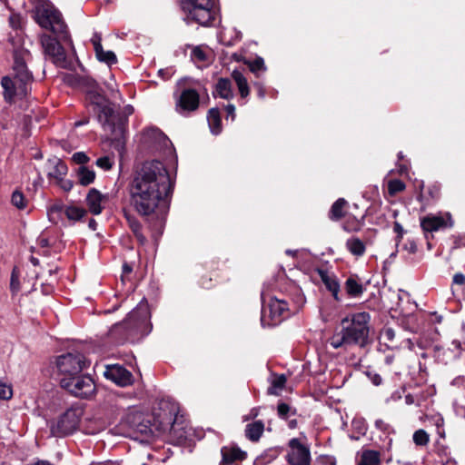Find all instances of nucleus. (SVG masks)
<instances>
[{"mask_svg":"<svg viewBox=\"0 0 465 465\" xmlns=\"http://www.w3.org/2000/svg\"><path fill=\"white\" fill-rule=\"evenodd\" d=\"M214 0H183V8L188 18L207 26L215 19Z\"/></svg>","mask_w":465,"mask_h":465,"instance_id":"7","label":"nucleus"},{"mask_svg":"<svg viewBox=\"0 0 465 465\" xmlns=\"http://www.w3.org/2000/svg\"><path fill=\"white\" fill-rule=\"evenodd\" d=\"M375 427L378 430H381L383 432H387V433H390L391 429V426L388 423H386L383 420H381V419L376 420Z\"/></svg>","mask_w":465,"mask_h":465,"instance_id":"53","label":"nucleus"},{"mask_svg":"<svg viewBox=\"0 0 465 465\" xmlns=\"http://www.w3.org/2000/svg\"><path fill=\"white\" fill-rule=\"evenodd\" d=\"M132 271H133V267H132V265H130V264H129V263H127V262H124V263L123 264V274H124V275H128V274H130V273L132 272Z\"/></svg>","mask_w":465,"mask_h":465,"instance_id":"63","label":"nucleus"},{"mask_svg":"<svg viewBox=\"0 0 465 465\" xmlns=\"http://www.w3.org/2000/svg\"><path fill=\"white\" fill-rule=\"evenodd\" d=\"M199 104V92L192 87H183L177 96L175 109L180 114L189 115L198 109Z\"/></svg>","mask_w":465,"mask_h":465,"instance_id":"12","label":"nucleus"},{"mask_svg":"<svg viewBox=\"0 0 465 465\" xmlns=\"http://www.w3.org/2000/svg\"><path fill=\"white\" fill-rule=\"evenodd\" d=\"M9 25L13 29H20L23 25V17L20 14L13 13L9 16Z\"/></svg>","mask_w":465,"mask_h":465,"instance_id":"48","label":"nucleus"},{"mask_svg":"<svg viewBox=\"0 0 465 465\" xmlns=\"http://www.w3.org/2000/svg\"><path fill=\"white\" fill-rule=\"evenodd\" d=\"M114 161L109 156H103L96 160L95 164L104 171H108L112 168Z\"/></svg>","mask_w":465,"mask_h":465,"instance_id":"47","label":"nucleus"},{"mask_svg":"<svg viewBox=\"0 0 465 465\" xmlns=\"http://www.w3.org/2000/svg\"><path fill=\"white\" fill-rule=\"evenodd\" d=\"M242 38V34L241 32H238V31H234V37L232 39V40H229V41H225L224 39H222V42L225 45H232L234 43L236 42H239Z\"/></svg>","mask_w":465,"mask_h":465,"instance_id":"57","label":"nucleus"},{"mask_svg":"<svg viewBox=\"0 0 465 465\" xmlns=\"http://www.w3.org/2000/svg\"><path fill=\"white\" fill-rule=\"evenodd\" d=\"M405 402L408 405H411V404H416L418 406L420 405V400L416 396H414L412 394H407L405 396Z\"/></svg>","mask_w":465,"mask_h":465,"instance_id":"58","label":"nucleus"},{"mask_svg":"<svg viewBox=\"0 0 465 465\" xmlns=\"http://www.w3.org/2000/svg\"><path fill=\"white\" fill-rule=\"evenodd\" d=\"M76 176L80 184L87 186L94 183L95 173L93 169L82 165L76 169Z\"/></svg>","mask_w":465,"mask_h":465,"instance_id":"32","label":"nucleus"},{"mask_svg":"<svg viewBox=\"0 0 465 465\" xmlns=\"http://www.w3.org/2000/svg\"><path fill=\"white\" fill-rule=\"evenodd\" d=\"M207 121L212 134L217 135L222 132V119L220 111L217 108L209 110Z\"/></svg>","mask_w":465,"mask_h":465,"instance_id":"29","label":"nucleus"},{"mask_svg":"<svg viewBox=\"0 0 465 465\" xmlns=\"http://www.w3.org/2000/svg\"><path fill=\"white\" fill-rule=\"evenodd\" d=\"M60 386L69 393L79 398H88L95 391V385L90 375L76 374L72 378H60Z\"/></svg>","mask_w":465,"mask_h":465,"instance_id":"10","label":"nucleus"},{"mask_svg":"<svg viewBox=\"0 0 465 465\" xmlns=\"http://www.w3.org/2000/svg\"><path fill=\"white\" fill-rule=\"evenodd\" d=\"M192 61L199 67L208 62L206 53L201 47H194L191 54Z\"/></svg>","mask_w":465,"mask_h":465,"instance_id":"39","label":"nucleus"},{"mask_svg":"<svg viewBox=\"0 0 465 465\" xmlns=\"http://www.w3.org/2000/svg\"><path fill=\"white\" fill-rule=\"evenodd\" d=\"M393 231L397 233V241L400 242L403 236L404 229L401 224L398 222H394L393 223Z\"/></svg>","mask_w":465,"mask_h":465,"instance_id":"55","label":"nucleus"},{"mask_svg":"<svg viewBox=\"0 0 465 465\" xmlns=\"http://www.w3.org/2000/svg\"><path fill=\"white\" fill-rule=\"evenodd\" d=\"M110 194L102 193L95 188H91L85 196V205L87 212L93 215H99L108 206L110 203Z\"/></svg>","mask_w":465,"mask_h":465,"instance_id":"14","label":"nucleus"},{"mask_svg":"<svg viewBox=\"0 0 465 465\" xmlns=\"http://www.w3.org/2000/svg\"><path fill=\"white\" fill-rule=\"evenodd\" d=\"M33 18L42 28L51 31L59 39L70 41L67 25L62 14L49 0H38L33 10Z\"/></svg>","mask_w":465,"mask_h":465,"instance_id":"4","label":"nucleus"},{"mask_svg":"<svg viewBox=\"0 0 465 465\" xmlns=\"http://www.w3.org/2000/svg\"><path fill=\"white\" fill-rule=\"evenodd\" d=\"M12 387L0 379V400H9L12 398Z\"/></svg>","mask_w":465,"mask_h":465,"instance_id":"46","label":"nucleus"},{"mask_svg":"<svg viewBox=\"0 0 465 465\" xmlns=\"http://www.w3.org/2000/svg\"><path fill=\"white\" fill-rule=\"evenodd\" d=\"M1 85L4 89V97L6 102H11L17 94H26V85H25V91L23 92L22 89L19 88V81L9 75L2 78Z\"/></svg>","mask_w":465,"mask_h":465,"instance_id":"20","label":"nucleus"},{"mask_svg":"<svg viewBox=\"0 0 465 465\" xmlns=\"http://www.w3.org/2000/svg\"><path fill=\"white\" fill-rule=\"evenodd\" d=\"M453 283L458 285H463L465 283V275L462 273H456L453 276Z\"/></svg>","mask_w":465,"mask_h":465,"instance_id":"60","label":"nucleus"},{"mask_svg":"<svg viewBox=\"0 0 465 465\" xmlns=\"http://www.w3.org/2000/svg\"><path fill=\"white\" fill-rule=\"evenodd\" d=\"M90 465H119V464L116 462L111 461V460H107L104 462H93Z\"/></svg>","mask_w":465,"mask_h":465,"instance_id":"64","label":"nucleus"},{"mask_svg":"<svg viewBox=\"0 0 465 465\" xmlns=\"http://www.w3.org/2000/svg\"><path fill=\"white\" fill-rule=\"evenodd\" d=\"M250 70L259 76L260 72H265L266 66L262 57H256L253 61L249 63Z\"/></svg>","mask_w":465,"mask_h":465,"instance_id":"44","label":"nucleus"},{"mask_svg":"<svg viewBox=\"0 0 465 465\" xmlns=\"http://www.w3.org/2000/svg\"><path fill=\"white\" fill-rule=\"evenodd\" d=\"M262 301L261 323L263 327L276 326L289 317L292 309L287 300L270 297L267 302L263 294H262Z\"/></svg>","mask_w":465,"mask_h":465,"instance_id":"6","label":"nucleus"},{"mask_svg":"<svg viewBox=\"0 0 465 465\" xmlns=\"http://www.w3.org/2000/svg\"><path fill=\"white\" fill-rule=\"evenodd\" d=\"M178 408L175 403L162 400L158 409L153 411V421L156 429L162 432L171 431L175 423Z\"/></svg>","mask_w":465,"mask_h":465,"instance_id":"11","label":"nucleus"},{"mask_svg":"<svg viewBox=\"0 0 465 465\" xmlns=\"http://www.w3.org/2000/svg\"><path fill=\"white\" fill-rule=\"evenodd\" d=\"M47 176L55 181L65 177L68 172L67 165L59 158L48 159L46 163Z\"/></svg>","mask_w":465,"mask_h":465,"instance_id":"21","label":"nucleus"},{"mask_svg":"<svg viewBox=\"0 0 465 465\" xmlns=\"http://www.w3.org/2000/svg\"><path fill=\"white\" fill-rule=\"evenodd\" d=\"M10 289L13 293L18 292V291L20 289L19 277L15 270L12 272V274H11Z\"/></svg>","mask_w":465,"mask_h":465,"instance_id":"49","label":"nucleus"},{"mask_svg":"<svg viewBox=\"0 0 465 465\" xmlns=\"http://www.w3.org/2000/svg\"><path fill=\"white\" fill-rule=\"evenodd\" d=\"M381 462V453L377 450H363L361 461L358 465H379Z\"/></svg>","mask_w":465,"mask_h":465,"instance_id":"36","label":"nucleus"},{"mask_svg":"<svg viewBox=\"0 0 465 465\" xmlns=\"http://www.w3.org/2000/svg\"><path fill=\"white\" fill-rule=\"evenodd\" d=\"M412 440L417 446L424 447L430 442V435L426 430L420 429L413 433Z\"/></svg>","mask_w":465,"mask_h":465,"instance_id":"41","label":"nucleus"},{"mask_svg":"<svg viewBox=\"0 0 465 465\" xmlns=\"http://www.w3.org/2000/svg\"><path fill=\"white\" fill-rule=\"evenodd\" d=\"M87 214V210L76 205H65L64 216L72 223L81 221Z\"/></svg>","mask_w":465,"mask_h":465,"instance_id":"34","label":"nucleus"},{"mask_svg":"<svg viewBox=\"0 0 465 465\" xmlns=\"http://www.w3.org/2000/svg\"><path fill=\"white\" fill-rule=\"evenodd\" d=\"M290 451L287 454V460L291 465H310L311 453L309 448L293 438L289 441Z\"/></svg>","mask_w":465,"mask_h":465,"instance_id":"15","label":"nucleus"},{"mask_svg":"<svg viewBox=\"0 0 465 465\" xmlns=\"http://www.w3.org/2000/svg\"><path fill=\"white\" fill-rule=\"evenodd\" d=\"M225 111L227 113V117L231 116L232 120H234L235 118V107L233 104H228L225 107Z\"/></svg>","mask_w":465,"mask_h":465,"instance_id":"62","label":"nucleus"},{"mask_svg":"<svg viewBox=\"0 0 465 465\" xmlns=\"http://www.w3.org/2000/svg\"><path fill=\"white\" fill-rule=\"evenodd\" d=\"M101 41H102L101 35L98 33H94L91 39V42L94 45V52L102 51L103 46H102Z\"/></svg>","mask_w":465,"mask_h":465,"instance_id":"52","label":"nucleus"},{"mask_svg":"<svg viewBox=\"0 0 465 465\" xmlns=\"http://www.w3.org/2000/svg\"><path fill=\"white\" fill-rule=\"evenodd\" d=\"M232 78L235 82L242 98H246L250 94L248 81L242 72L234 70Z\"/></svg>","mask_w":465,"mask_h":465,"instance_id":"31","label":"nucleus"},{"mask_svg":"<svg viewBox=\"0 0 465 465\" xmlns=\"http://www.w3.org/2000/svg\"><path fill=\"white\" fill-rule=\"evenodd\" d=\"M264 431V423L262 420H255L245 426V437L252 441L257 442Z\"/></svg>","mask_w":465,"mask_h":465,"instance_id":"24","label":"nucleus"},{"mask_svg":"<svg viewBox=\"0 0 465 465\" xmlns=\"http://www.w3.org/2000/svg\"><path fill=\"white\" fill-rule=\"evenodd\" d=\"M370 322L371 315L366 312L346 316L341 321V328L336 329L328 339V344L340 351L365 347L369 341Z\"/></svg>","mask_w":465,"mask_h":465,"instance_id":"2","label":"nucleus"},{"mask_svg":"<svg viewBox=\"0 0 465 465\" xmlns=\"http://www.w3.org/2000/svg\"><path fill=\"white\" fill-rule=\"evenodd\" d=\"M40 42L45 54L48 56L54 64L61 66L65 62L64 47L57 39L47 34H43L40 36Z\"/></svg>","mask_w":465,"mask_h":465,"instance_id":"13","label":"nucleus"},{"mask_svg":"<svg viewBox=\"0 0 465 465\" xmlns=\"http://www.w3.org/2000/svg\"><path fill=\"white\" fill-rule=\"evenodd\" d=\"M95 55L99 61L104 62L108 65L114 64L117 62L114 53L112 51H104L103 47L101 52H95Z\"/></svg>","mask_w":465,"mask_h":465,"instance_id":"40","label":"nucleus"},{"mask_svg":"<svg viewBox=\"0 0 465 465\" xmlns=\"http://www.w3.org/2000/svg\"><path fill=\"white\" fill-rule=\"evenodd\" d=\"M437 454L441 457L445 458L447 460H449L450 452L447 446H440L437 448Z\"/></svg>","mask_w":465,"mask_h":465,"instance_id":"56","label":"nucleus"},{"mask_svg":"<svg viewBox=\"0 0 465 465\" xmlns=\"http://www.w3.org/2000/svg\"><path fill=\"white\" fill-rule=\"evenodd\" d=\"M382 335L388 341H392L395 337V332L391 328H386L382 331Z\"/></svg>","mask_w":465,"mask_h":465,"instance_id":"59","label":"nucleus"},{"mask_svg":"<svg viewBox=\"0 0 465 465\" xmlns=\"http://www.w3.org/2000/svg\"><path fill=\"white\" fill-rule=\"evenodd\" d=\"M65 205L62 203H54L48 208L47 215L49 221L53 223H58L62 221L63 216H64Z\"/></svg>","mask_w":465,"mask_h":465,"instance_id":"37","label":"nucleus"},{"mask_svg":"<svg viewBox=\"0 0 465 465\" xmlns=\"http://www.w3.org/2000/svg\"><path fill=\"white\" fill-rule=\"evenodd\" d=\"M344 289L348 296L351 298L360 297L364 292V288L361 282H360V281L354 275L347 278L344 283Z\"/></svg>","mask_w":465,"mask_h":465,"instance_id":"27","label":"nucleus"},{"mask_svg":"<svg viewBox=\"0 0 465 465\" xmlns=\"http://www.w3.org/2000/svg\"><path fill=\"white\" fill-rule=\"evenodd\" d=\"M221 456L219 465H237V462H242L246 459L247 453L237 445L229 444L222 447Z\"/></svg>","mask_w":465,"mask_h":465,"instance_id":"19","label":"nucleus"},{"mask_svg":"<svg viewBox=\"0 0 465 465\" xmlns=\"http://www.w3.org/2000/svg\"><path fill=\"white\" fill-rule=\"evenodd\" d=\"M24 52H15L14 54L13 72L14 77L19 81V88L25 91V85L29 84L32 79V74L28 71Z\"/></svg>","mask_w":465,"mask_h":465,"instance_id":"16","label":"nucleus"},{"mask_svg":"<svg viewBox=\"0 0 465 465\" xmlns=\"http://www.w3.org/2000/svg\"><path fill=\"white\" fill-rule=\"evenodd\" d=\"M124 216L127 222L128 227L135 236L137 242L141 245H144L147 242L146 237L143 234L142 229V223L139 222V220L130 212L124 211Z\"/></svg>","mask_w":465,"mask_h":465,"instance_id":"22","label":"nucleus"},{"mask_svg":"<svg viewBox=\"0 0 465 465\" xmlns=\"http://www.w3.org/2000/svg\"><path fill=\"white\" fill-rule=\"evenodd\" d=\"M104 375L107 380L121 387H126L133 383L132 373L119 364L106 366Z\"/></svg>","mask_w":465,"mask_h":465,"instance_id":"18","label":"nucleus"},{"mask_svg":"<svg viewBox=\"0 0 465 465\" xmlns=\"http://www.w3.org/2000/svg\"><path fill=\"white\" fill-rule=\"evenodd\" d=\"M148 308L138 305L122 322L115 323L108 332L110 341L114 345L134 342L147 332Z\"/></svg>","mask_w":465,"mask_h":465,"instance_id":"3","label":"nucleus"},{"mask_svg":"<svg viewBox=\"0 0 465 465\" xmlns=\"http://www.w3.org/2000/svg\"><path fill=\"white\" fill-rule=\"evenodd\" d=\"M364 225V217L358 219L353 215H347L342 223V229L347 232H357Z\"/></svg>","mask_w":465,"mask_h":465,"instance_id":"33","label":"nucleus"},{"mask_svg":"<svg viewBox=\"0 0 465 465\" xmlns=\"http://www.w3.org/2000/svg\"><path fill=\"white\" fill-rule=\"evenodd\" d=\"M134 430L142 434H148L152 431L151 427L143 421L141 414H134Z\"/></svg>","mask_w":465,"mask_h":465,"instance_id":"42","label":"nucleus"},{"mask_svg":"<svg viewBox=\"0 0 465 465\" xmlns=\"http://www.w3.org/2000/svg\"><path fill=\"white\" fill-rule=\"evenodd\" d=\"M287 381L284 374H274L270 380V387L267 390L269 395H280Z\"/></svg>","mask_w":465,"mask_h":465,"instance_id":"30","label":"nucleus"},{"mask_svg":"<svg viewBox=\"0 0 465 465\" xmlns=\"http://www.w3.org/2000/svg\"><path fill=\"white\" fill-rule=\"evenodd\" d=\"M345 246L348 252L355 257H361L366 252L364 242L356 236H351L347 239Z\"/></svg>","mask_w":465,"mask_h":465,"instance_id":"26","label":"nucleus"},{"mask_svg":"<svg viewBox=\"0 0 465 465\" xmlns=\"http://www.w3.org/2000/svg\"><path fill=\"white\" fill-rule=\"evenodd\" d=\"M174 188L166 166L158 160L145 162L130 184V201L142 216L165 214Z\"/></svg>","mask_w":465,"mask_h":465,"instance_id":"1","label":"nucleus"},{"mask_svg":"<svg viewBox=\"0 0 465 465\" xmlns=\"http://www.w3.org/2000/svg\"><path fill=\"white\" fill-rule=\"evenodd\" d=\"M56 183L65 192H68L73 188V183L70 180L64 179V177L61 180H57Z\"/></svg>","mask_w":465,"mask_h":465,"instance_id":"54","label":"nucleus"},{"mask_svg":"<svg viewBox=\"0 0 465 465\" xmlns=\"http://www.w3.org/2000/svg\"><path fill=\"white\" fill-rule=\"evenodd\" d=\"M84 411L80 407H71L50 423V430L54 437H64L77 430Z\"/></svg>","mask_w":465,"mask_h":465,"instance_id":"8","label":"nucleus"},{"mask_svg":"<svg viewBox=\"0 0 465 465\" xmlns=\"http://www.w3.org/2000/svg\"><path fill=\"white\" fill-rule=\"evenodd\" d=\"M87 100L94 105V111L97 113L98 121L104 131L112 134H122L124 123L119 121L108 100L103 95L97 87H92L87 91Z\"/></svg>","mask_w":465,"mask_h":465,"instance_id":"5","label":"nucleus"},{"mask_svg":"<svg viewBox=\"0 0 465 465\" xmlns=\"http://www.w3.org/2000/svg\"><path fill=\"white\" fill-rule=\"evenodd\" d=\"M214 96H219L223 99L230 100L233 98V91L232 83L227 78H220L215 85Z\"/></svg>","mask_w":465,"mask_h":465,"instance_id":"25","label":"nucleus"},{"mask_svg":"<svg viewBox=\"0 0 465 465\" xmlns=\"http://www.w3.org/2000/svg\"><path fill=\"white\" fill-rule=\"evenodd\" d=\"M56 376L60 378H72L74 375L80 374L88 367L85 357L79 352H67L55 358Z\"/></svg>","mask_w":465,"mask_h":465,"instance_id":"9","label":"nucleus"},{"mask_svg":"<svg viewBox=\"0 0 465 465\" xmlns=\"http://www.w3.org/2000/svg\"><path fill=\"white\" fill-rule=\"evenodd\" d=\"M146 135L159 139L163 145L165 147L167 153L171 156L172 160L176 158L174 148L167 136L156 128H150L146 131Z\"/></svg>","mask_w":465,"mask_h":465,"instance_id":"28","label":"nucleus"},{"mask_svg":"<svg viewBox=\"0 0 465 465\" xmlns=\"http://www.w3.org/2000/svg\"><path fill=\"white\" fill-rule=\"evenodd\" d=\"M405 189V184L401 180H391L388 183V191L391 195H395Z\"/></svg>","mask_w":465,"mask_h":465,"instance_id":"45","label":"nucleus"},{"mask_svg":"<svg viewBox=\"0 0 465 465\" xmlns=\"http://www.w3.org/2000/svg\"><path fill=\"white\" fill-rule=\"evenodd\" d=\"M348 203L343 198H339L337 201L333 203L329 212V218L331 221H338L344 217V209L347 206Z\"/></svg>","mask_w":465,"mask_h":465,"instance_id":"35","label":"nucleus"},{"mask_svg":"<svg viewBox=\"0 0 465 465\" xmlns=\"http://www.w3.org/2000/svg\"><path fill=\"white\" fill-rule=\"evenodd\" d=\"M277 413L279 418L287 420L290 416H294L297 413L295 408L285 402H279L277 406Z\"/></svg>","mask_w":465,"mask_h":465,"instance_id":"38","label":"nucleus"},{"mask_svg":"<svg viewBox=\"0 0 465 465\" xmlns=\"http://www.w3.org/2000/svg\"><path fill=\"white\" fill-rule=\"evenodd\" d=\"M420 226L423 231L432 232L452 227L453 221L449 213L445 215L428 214L420 219Z\"/></svg>","mask_w":465,"mask_h":465,"instance_id":"17","label":"nucleus"},{"mask_svg":"<svg viewBox=\"0 0 465 465\" xmlns=\"http://www.w3.org/2000/svg\"><path fill=\"white\" fill-rule=\"evenodd\" d=\"M11 203L16 208L23 210L27 205V201L21 191L15 190L12 193Z\"/></svg>","mask_w":465,"mask_h":465,"instance_id":"43","label":"nucleus"},{"mask_svg":"<svg viewBox=\"0 0 465 465\" xmlns=\"http://www.w3.org/2000/svg\"><path fill=\"white\" fill-rule=\"evenodd\" d=\"M304 302H305L304 296L301 293V291L297 289L295 299L292 302V305H293L292 311L293 312L298 311L300 308H302V306L304 304Z\"/></svg>","mask_w":465,"mask_h":465,"instance_id":"50","label":"nucleus"},{"mask_svg":"<svg viewBox=\"0 0 465 465\" xmlns=\"http://www.w3.org/2000/svg\"><path fill=\"white\" fill-rule=\"evenodd\" d=\"M259 415V408H252L249 414L244 416L243 418V420H252V419H255L257 416Z\"/></svg>","mask_w":465,"mask_h":465,"instance_id":"61","label":"nucleus"},{"mask_svg":"<svg viewBox=\"0 0 465 465\" xmlns=\"http://www.w3.org/2000/svg\"><path fill=\"white\" fill-rule=\"evenodd\" d=\"M72 160L82 166L89 161V157L84 152H77L73 154Z\"/></svg>","mask_w":465,"mask_h":465,"instance_id":"51","label":"nucleus"},{"mask_svg":"<svg viewBox=\"0 0 465 465\" xmlns=\"http://www.w3.org/2000/svg\"><path fill=\"white\" fill-rule=\"evenodd\" d=\"M321 279L324 283L326 289L331 292L335 301L340 302V283L337 278L333 274H330L327 272H320Z\"/></svg>","mask_w":465,"mask_h":465,"instance_id":"23","label":"nucleus"}]
</instances>
